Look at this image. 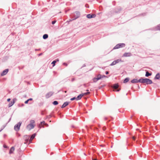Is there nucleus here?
<instances>
[{
    "instance_id": "f257e3e1",
    "label": "nucleus",
    "mask_w": 160,
    "mask_h": 160,
    "mask_svg": "<svg viewBox=\"0 0 160 160\" xmlns=\"http://www.w3.org/2000/svg\"><path fill=\"white\" fill-rule=\"evenodd\" d=\"M36 135V134L35 133L32 134L30 137L29 139V136H24V137L25 138V141L26 142H27L29 141V143H31L32 140L34 138Z\"/></svg>"
},
{
    "instance_id": "f03ea898",
    "label": "nucleus",
    "mask_w": 160,
    "mask_h": 160,
    "mask_svg": "<svg viewBox=\"0 0 160 160\" xmlns=\"http://www.w3.org/2000/svg\"><path fill=\"white\" fill-rule=\"evenodd\" d=\"M141 82V83H146V84H150L152 83V80L149 79L147 78H141V80H140Z\"/></svg>"
},
{
    "instance_id": "7ed1b4c3",
    "label": "nucleus",
    "mask_w": 160,
    "mask_h": 160,
    "mask_svg": "<svg viewBox=\"0 0 160 160\" xmlns=\"http://www.w3.org/2000/svg\"><path fill=\"white\" fill-rule=\"evenodd\" d=\"M35 123V121L33 120H31L30 121V123L28 124L26 127V128L29 131L34 128L35 125L33 124Z\"/></svg>"
},
{
    "instance_id": "20e7f679",
    "label": "nucleus",
    "mask_w": 160,
    "mask_h": 160,
    "mask_svg": "<svg viewBox=\"0 0 160 160\" xmlns=\"http://www.w3.org/2000/svg\"><path fill=\"white\" fill-rule=\"evenodd\" d=\"M112 88L113 89V91L118 92L120 90V88H119V86L118 83H115L112 85Z\"/></svg>"
},
{
    "instance_id": "39448f33",
    "label": "nucleus",
    "mask_w": 160,
    "mask_h": 160,
    "mask_svg": "<svg viewBox=\"0 0 160 160\" xmlns=\"http://www.w3.org/2000/svg\"><path fill=\"white\" fill-rule=\"evenodd\" d=\"M80 15V12L78 11H76L74 12L72 15V20H74L79 17Z\"/></svg>"
},
{
    "instance_id": "423d86ee",
    "label": "nucleus",
    "mask_w": 160,
    "mask_h": 160,
    "mask_svg": "<svg viewBox=\"0 0 160 160\" xmlns=\"http://www.w3.org/2000/svg\"><path fill=\"white\" fill-rule=\"evenodd\" d=\"M21 124L22 122H19L15 125L14 127V129L16 131H18L19 130L20 128L21 125Z\"/></svg>"
},
{
    "instance_id": "0eeeda50",
    "label": "nucleus",
    "mask_w": 160,
    "mask_h": 160,
    "mask_svg": "<svg viewBox=\"0 0 160 160\" xmlns=\"http://www.w3.org/2000/svg\"><path fill=\"white\" fill-rule=\"evenodd\" d=\"M17 100L16 98H14L11 101L8 105V107L10 108L15 103V101Z\"/></svg>"
},
{
    "instance_id": "6e6552de",
    "label": "nucleus",
    "mask_w": 160,
    "mask_h": 160,
    "mask_svg": "<svg viewBox=\"0 0 160 160\" xmlns=\"http://www.w3.org/2000/svg\"><path fill=\"white\" fill-rule=\"evenodd\" d=\"M140 80H141V78L139 80L137 79H134L131 81V82L132 83H137L138 82L141 83V82L140 81Z\"/></svg>"
},
{
    "instance_id": "1a4fd4ad",
    "label": "nucleus",
    "mask_w": 160,
    "mask_h": 160,
    "mask_svg": "<svg viewBox=\"0 0 160 160\" xmlns=\"http://www.w3.org/2000/svg\"><path fill=\"white\" fill-rule=\"evenodd\" d=\"M54 93V92H48L45 96L46 98H50L51 96H52L53 94Z\"/></svg>"
},
{
    "instance_id": "9d476101",
    "label": "nucleus",
    "mask_w": 160,
    "mask_h": 160,
    "mask_svg": "<svg viewBox=\"0 0 160 160\" xmlns=\"http://www.w3.org/2000/svg\"><path fill=\"white\" fill-rule=\"evenodd\" d=\"M9 71V69H6L5 70H4L1 73V76H4L6 75L7 73Z\"/></svg>"
},
{
    "instance_id": "9b49d317",
    "label": "nucleus",
    "mask_w": 160,
    "mask_h": 160,
    "mask_svg": "<svg viewBox=\"0 0 160 160\" xmlns=\"http://www.w3.org/2000/svg\"><path fill=\"white\" fill-rule=\"evenodd\" d=\"M46 125L47 127L48 126V124L45 123V121H43L40 122V123L39 124L38 126V127L39 128H41L42 127V126L43 125Z\"/></svg>"
},
{
    "instance_id": "f8f14e48",
    "label": "nucleus",
    "mask_w": 160,
    "mask_h": 160,
    "mask_svg": "<svg viewBox=\"0 0 160 160\" xmlns=\"http://www.w3.org/2000/svg\"><path fill=\"white\" fill-rule=\"evenodd\" d=\"M96 15L95 14H88L87 15V17L88 18H95Z\"/></svg>"
},
{
    "instance_id": "ddd939ff",
    "label": "nucleus",
    "mask_w": 160,
    "mask_h": 160,
    "mask_svg": "<svg viewBox=\"0 0 160 160\" xmlns=\"http://www.w3.org/2000/svg\"><path fill=\"white\" fill-rule=\"evenodd\" d=\"M152 30L156 31L159 30L160 31V24H159L157 26L153 28L152 29Z\"/></svg>"
},
{
    "instance_id": "4468645a",
    "label": "nucleus",
    "mask_w": 160,
    "mask_h": 160,
    "mask_svg": "<svg viewBox=\"0 0 160 160\" xmlns=\"http://www.w3.org/2000/svg\"><path fill=\"white\" fill-rule=\"evenodd\" d=\"M132 55V54L130 52H125L122 55L123 57H130Z\"/></svg>"
},
{
    "instance_id": "2eb2a0df",
    "label": "nucleus",
    "mask_w": 160,
    "mask_h": 160,
    "mask_svg": "<svg viewBox=\"0 0 160 160\" xmlns=\"http://www.w3.org/2000/svg\"><path fill=\"white\" fill-rule=\"evenodd\" d=\"M69 102H64L63 105L61 107V108H63L67 106L69 104Z\"/></svg>"
},
{
    "instance_id": "dca6fc26",
    "label": "nucleus",
    "mask_w": 160,
    "mask_h": 160,
    "mask_svg": "<svg viewBox=\"0 0 160 160\" xmlns=\"http://www.w3.org/2000/svg\"><path fill=\"white\" fill-rule=\"evenodd\" d=\"M160 78V74L159 73H157L155 76L154 79L155 80L159 79Z\"/></svg>"
},
{
    "instance_id": "f3484780",
    "label": "nucleus",
    "mask_w": 160,
    "mask_h": 160,
    "mask_svg": "<svg viewBox=\"0 0 160 160\" xmlns=\"http://www.w3.org/2000/svg\"><path fill=\"white\" fill-rule=\"evenodd\" d=\"M14 147H12L10 149L9 151V153L10 154L13 153V151L14 150Z\"/></svg>"
},
{
    "instance_id": "a211bd4d",
    "label": "nucleus",
    "mask_w": 160,
    "mask_h": 160,
    "mask_svg": "<svg viewBox=\"0 0 160 160\" xmlns=\"http://www.w3.org/2000/svg\"><path fill=\"white\" fill-rule=\"evenodd\" d=\"M82 97H83V95L81 93L78 95L76 98V100L78 101L81 99Z\"/></svg>"
},
{
    "instance_id": "6ab92c4d",
    "label": "nucleus",
    "mask_w": 160,
    "mask_h": 160,
    "mask_svg": "<svg viewBox=\"0 0 160 160\" xmlns=\"http://www.w3.org/2000/svg\"><path fill=\"white\" fill-rule=\"evenodd\" d=\"M152 73H149L148 71L146 72L145 76L146 77H148L151 76L152 75Z\"/></svg>"
},
{
    "instance_id": "aec40b11",
    "label": "nucleus",
    "mask_w": 160,
    "mask_h": 160,
    "mask_svg": "<svg viewBox=\"0 0 160 160\" xmlns=\"http://www.w3.org/2000/svg\"><path fill=\"white\" fill-rule=\"evenodd\" d=\"M117 9L118 10H116L115 11V12L117 13L119 12L122 10V8L121 7H118L117 8Z\"/></svg>"
},
{
    "instance_id": "412c9836",
    "label": "nucleus",
    "mask_w": 160,
    "mask_h": 160,
    "mask_svg": "<svg viewBox=\"0 0 160 160\" xmlns=\"http://www.w3.org/2000/svg\"><path fill=\"white\" fill-rule=\"evenodd\" d=\"M119 44L120 45L119 46V48L124 47L125 46V44L124 43Z\"/></svg>"
},
{
    "instance_id": "4be33fe9",
    "label": "nucleus",
    "mask_w": 160,
    "mask_h": 160,
    "mask_svg": "<svg viewBox=\"0 0 160 160\" xmlns=\"http://www.w3.org/2000/svg\"><path fill=\"white\" fill-rule=\"evenodd\" d=\"M48 37V35L47 34H44L43 36V38L44 39H47Z\"/></svg>"
},
{
    "instance_id": "5701e85b",
    "label": "nucleus",
    "mask_w": 160,
    "mask_h": 160,
    "mask_svg": "<svg viewBox=\"0 0 160 160\" xmlns=\"http://www.w3.org/2000/svg\"><path fill=\"white\" fill-rule=\"evenodd\" d=\"M32 100H33V99L32 98H30L28 99V100H26V101H25V102H24V103L25 104H28L29 101H32Z\"/></svg>"
},
{
    "instance_id": "b1692460",
    "label": "nucleus",
    "mask_w": 160,
    "mask_h": 160,
    "mask_svg": "<svg viewBox=\"0 0 160 160\" xmlns=\"http://www.w3.org/2000/svg\"><path fill=\"white\" fill-rule=\"evenodd\" d=\"M129 80V78H125L123 82L124 83H126L127 82H128Z\"/></svg>"
},
{
    "instance_id": "393cba45",
    "label": "nucleus",
    "mask_w": 160,
    "mask_h": 160,
    "mask_svg": "<svg viewBox=\"0 0 160 160\" xmlns=\"http://www.w3.org/2000/svg\"><path fill=\"white\" fill-rule=\"evenodd\" d=\"M115 62L116 63V64L118 63L119 62H122V59L121 58L117 59L116 60H115Z\"/></svg>"
},
{
    "instance_id": "a878e982",
    "label": "nucleus",
    "mask_w": 160,
    "mask_h": 160,
    "mask_svg": "<svg viewBox=\"0 0 160 160\" xmlns=\"http://www.w3.org/2000/svg\"><path fill=\"white\" fill-rule=\"evenodd\" d=\"M119 44H118L116 45L113 48V49H115L119 48Z\"/></svg>"
},
{
    "instance_id": "bb28decb",
    "label": "nucleus",
    "mask_w": 160,
    "mask_h": 160,
    "mask_svg": "<svg viewBox=\"0 0 160 160\" xmlns=\"http://www.w3.org/2000/svg\"><path fill=\"white\" fill-rule=\"evenodd\" d=\"M90 93V92H88L85 93H82V94L83 95V96L84 95H88Z\"/></svg>"
},
{
    "instance_id": "cd10ccee",
    "label": "nucleus",
    "mask_w": 160,
    "mask_h": 160,
    "mask_svg": "<svg viewBox=\"0 0 160 160\" xmlns=\"http://www.w3.org/2000/svg\"><path fill=\"white\" fill-rule=\"evenodd\" d=\"M52 103L54 105H56L58 104V102L57 101H54L52 102Z\"/></svg>"
},
{
    "instance_id": "c85d7f7f",
    "label": "nucleus",
    "mask_w": 160,
    "mask_h": 160,
    "mask_svg": "<svg viewBox=\"0 0 160 160\" xmlns=\"http://www.w3.org/2000/svg\"><path fill=\"white\" fill-rule=\"evenodd\" d=\"M93 80L94 82H96L98 80V79L96 77H95L93 79Z\"/></svg>"
},
{
    "instance_id": "c756f323",
    "label": "nucleus",
    "mask_w": 160,
    "mask_h": 160,
    "mask_svg": "<svg viewBox=\"0 0 160 160\" xmlns=\"http://www.w3.org/2000/svg\"><path fill=\"white\" fill-rule=\"evenodd\" d=\"M97 78L99 80L102 78V75L101 74H98Z\"/></svg>"
},
{
    "instance_id": "7c9ffc66",
    "label": "nucleus",
    "mask_w": 160,
    "mask_h": 160,
    "mask_svg": "<svg viewBox=\"0 0 160 160\" xmlns=\"http://www.w3.org/2000/svg\"><path fill=\"white\" fill-rule=\"evenodd\" d=\"M56 63V61H55V60L53 61L51 63V64L52 65V66L54 67L55 65V64Z\"/></svg>"
},
{
    "instance_id": "2f4dec72",
    "label": "nucleus",
    "mask_w": 160,
    "mask_h": 160,
    "mask_svg": "<svg viewBox=\"0 0 160 160\" xmlns=\"http://www.w3.org/2000/svg\"><path fill=\"white\" fill-rule=\"evenodd\" d=\"M115 62V61H113L110 65L111 66L114 65L116 64V63Z\"/></svg>"
},
{
    "instance_id": "473e14b6",
    "label": "nucleus",
    "mask_w": 160,
    "mask_h": 160,
    "mask_svg": "<svg viewBox=\"0 0 160 160\" xmlns=\"http://www.w3.org/2000/svg\"><path fill=\"white\" fill-rule=\"evenodd\" d=\"M6 125H3L1 129L0 130V132L6 127Z\"/></svg>"
},
{
    "instance_id": "72a5a7b5",
    "label": "nucleus",
    "mask_w": 160,
    "mask_h": 160,
    "mask_svg": "<svg viewBox=\"0 0 160 160\" xmlns=\"http://www.w3.org/2000/svg\"><path fill=\"white\" fill-rule=\"evenodd\" d=\"M75 99H76V98L75 97H73L70 99V100L72 101H73Z\"/></svg>"
},
{
    "instance_id": "f704fd0d",
    "label": "nucleus",
    "mask_w": 160,
    "mask_h": 160,
    "mask_svg": "<svg viewBox=\"0 0 160 160\" xmlns=\"http://www.w3.org/2000/svg\"><path fill=\"white\" fill-rule=\"evenodd\" d=\"M56 22V21L54 20L52 21V24H54Z\"/></svg>"
},
{
    "instance_id": "c9c22d12",
    "label": "nucleus",
    "mask_w": 160,
    "mask_h": 160,
    "mask_svg": "<svg viewBox=\"0 0 160 160\" xmlns=\"http://www.w3.org/2000/svg\"><path fill=\"white\" fill-rule=\"evenodd\" d=\"M104 86H105V85H102V86L99 87H98V88H99V89H100L101 88H103Z\"/></svg>"
},
{
    "instance_id": "e433bc0d",
    "label": "nucleus",
    "mask_w": 160,
    "mask_h": 160,
    "mask_svg": "<svg viewBox=\"0 0 160 160\" xmlns=\"http://www.w3.org/2000/svg\"><path fill=\"white\" fill-rule=\"evenodd\" d=\"M3 147L4 148H8V147L5 145H3Z\"/></svg>"
},
{
    "instance_id": "4c0bfd02",
    "label": "nucleus",
    "mask_w": 160,
    "mask_h": 160,
    "mask_svg": "<svg viewBox=\"0 0 160 160\" xmlns=\"http://www.w3.org/2000/svg\"><path fill=\"white\" fill-rule=\"evenodd\" d=\"M18 105L19 107H23L24 106V104L23 103H22L20 106L19 104Z\"/></svg>"
},
{
    "instance_id": "58836bf2",
    "label": "nucleus",
    "mask_w": 160,
    "mask_h": 160,
    "mask_svg": "<svg viewBox=\"0 0 160 160\" xmlns=\"http://www.w3.org/2000/svg\"><path fill=\"white\" fill-rule=\"evenodd\" d=\"M109 73V71H106L105 72V74H108Z\"/></svg>"
},
{
    "instance_id": "ea45409f",
    "label": "nucleus",
    "mask_w": 160,
    "mask_h": 160,
    "mask_svg": "<svg viewBox=\"0 0 160 160\" xmlns=\"http://www.w3.org/2000/svg\"><path fill=\"white\" fill-rule=\"evenodd\" d=\"M43 54V53H40L38 55V56H40L41 55H42Z\"/></svg>"
},
{
    "instance_id": "a19ab883",
    "label": "nucleus",
    "mask_w": 160,
    "mask_h": 160,
    "mask_svg": "<svg viewBox=\"0 0 160 160\" xmlns=\"http://www.w3.org/2000/svg\"><path fill=\"white\" fill-rule=\"evenodd\" d=\"M106 129V128L105 126H104L103 127V130L104 131H105Z\"/></svg>"
},
{
    "instance_id": "79ce46f5",
    "label": "nucleus",
    "mask_w": 160,
    "mask_h": 160,
    "mask_svg": "<svg viewBox=\"0 0 160 160\" xmlns=\"http://www.w3.org/2000/svg\"><path fill=\"white\" fill-rule=\"evenodd\" d=\"M132 138L133 140H135L136 139V138L134 136H133L132 137Z\"/></svg>"
},
{
    "instance_id": "37998d69",
    "label": "nucleus",
    "mask_w": 160,
    "mask_h": 160,
    "mask_svg": "<svg viewBox=\"0 0 160 160\" xmlns=\"http://www.w3.org/2000/svg\"><path fill=\"white\" fill-rule=\"evenodd\" d=\"M63 64L64 65H65L66 66H67L68 65V64L66 63V62L63 63Z\"/></svg>"
},
{
    "instance_id": "c03bdc74",
    "label": "nucleus",
    "mask_w": 160,
    "mask_h": 160,
    "mask_svg": "<svg viewBox=\"0 0 160 160\" xmlns=\"http://www.w3.org/2000/svg\"><path fill=\"white\" fill-rule=\"evenodd\" d=\"M75 80V78H72V79L71 80V81H72V82L74 81Z\"/></svg>"
},
{
    "instance_id": "a18cd8bd",
    "label": "nucleus",
    "mask_w": 160,
    "mask_h": 160,
    "mask_svg": "<svg viewBox=\"0 0 160 160\" xmlns=\"http://www.w3.org/2000/svg\"><path fill=\"white\" fill-rule=\"evenodd\" d=\"M136 86L137 87V88H138V89H139L140 88V87H139V85L136 84Z\"/></svg>"
},
{
    "instance_id": "49530a36",
    "label": "nucleus",
    "mask_w": 160,
    "mask_h": 160,
    "mask_svg": "<svg viewBox=\"0 0 160 160\" xmlns=\"http://www.w3.org/2000/svg\"><path fill=\"white\" fill-rule=\"evenodd\" d=\"M86 66V64H84L83 66L81 67V68H82L83 67Z\"/></svg>"
},
{
    "instance_id": "de8ad7c7",
    "label": "nucleus",
    "mask_w": 160,
    "mask_h": 160,
    "mask_svg": "<svg viewBox=\"0 0 160 160\" xmlns=\"http://www.w3.org/2000/svg\"><path fill=\"white\" fill-rule=\"evenodd\" d=\"M107 77V76H105L104 75H103L102 76V78H103V77Z\"/></svg>"
},
{
    "instance_id": "09e8293b",
    "label": "nucleus",
    "mask_w": 160,
    "mask_h": 160,
    "mask_svg": "<svg viewBox=\"0 0 160 160\" xmlns=\"http://www.w3.org/2000/svg\"><path fill=\"white\" fill-rule=\"evenodd\" d=\"M10 100H11V99L9 98H8L7 99V101L8 102L10 101Z\"/></svg>"
},
{
    "instance_id": "8fccbe9b",
    "label": "nucleus",
    "mask_w": 160,
    "mask_h": 160,
    "mask_svg": "<svg viewBox=\"0 0 160 160\" xmlns=\"http://www.w3.org/2000/svg\"><path fill=\"white\" fill-rule=\"evenodd\" d=\"M55 61H56V62H58L59 61V60L58 59H56L55 60Z\"/></svg>"
},
{
    "instance_id": "3c124183",
    "label": "nucleus",
    "mask_w": 160,
    "mask_h": 160,
    "mask_svg": "<svg viewBox=\"0 0 160 160\" xmlns=\"http://www.w3.org/2000/svg\"><path fill=\"white\" fill-rule=\"evenodd\" d=\"M40 49H40V48H39V49H35V51H39V50H40Z\"/></svg>"
},
{
    "instance_id": "603ef678",
    "label": "nucleus",
    "mask_w": 160,
    "mask_h": 160,
    "mask_svg": "<svg viewBox=\"0 0 160 160\" xmlns=\"http://www.w3.org/2000/svg\"><path fill=\"white\" fill-rule=\"evenodd\" d=\"M52 116L51 115H49V116H48V118H49L50 117H52Z\"/></svg>"
},
{
    "instance_id": "864d4df0",
    "label": "nucleus",
    "mask_w": 160,
    "mask_h": 160,
    "mask_svg": "<svg viewBox=\"0 0 160 160\" xmlns=\"http://www.w3.org/2000/svg\"><path fill=\"white\" fill-rule=\"evenodd\" d=\"M104 119H105V120H108V118L105 117L104 118Z\"/></svg>"
},
{
    "instance_id": "5fc2aeb1",
    "label": "nucleus",
    "mask_w": 160,
    "mask_h": 160,
    "mask_svg": "<svg viewBox=\"0 0 160 160\" xmlns=\"http://www.w3.org/2000/svg\"><path fill=\"white\" fill-rule=\"evenodd\" d=\"M72 19H73V18L72 17V19H70V20H69V22H70V21H72V20H72Z\"/></svg>"
},
{
    "instance_id": "6e6d98bb",
    "label": "nucleus",
    "mask_w": 160,
    "mask_h": 160,
    "mask_svg": "<svg viewBox=\"0 0 160 160\" xmlns=\"http://www.w3.org/2000/svg\"><path fill=\"white\" fill-rule=\"evenodd\" d=\"M86 7H87V8H89V6H88V5H86Z\"/></svg>"
},
{
    "instance_id": "4d7b16f0",
    "label": "nucleus",
    "mask_w": 160,
    "mask_h": 160,
    "mask_svg": "<svg viewBox=\"0 0 160 160\" xmlns=\"http://www.w3.org/2000/svg\"><path fill=\"white\" fill-rule=\"evenodd\" d=\"M6 136V134H4V135H3V137H4V138H5Z\"/></svg>"
},
{
    "instance_id": "13d9d810",
    "label": "nucleus",
    "mask_w": 160,
    "mask_h": 160,
    "mask_svg": "<svg viewBox=\"0 0 160 160\" xmlns=\"http://www.w3.org/2000/svg\"><path fill=\"white\" fill-rule=\"evenodd\" d=\"M44 114V113L42 111V112H41V114L42 115H43Z\"/></svg>"
},
{
    "instance_id": "bf43d9fd",
    "label": "nucleus",
    "mask_w": 160,
    "mask_h": 160,
    "mask_svg": "<svg viewBox=\"0 0 160 160\" xmlns=\"http://www.w3.org/2000/svg\"><path fill=\"white\" fill-rule=\"evenodd\" d=\"M71 127L72 128H74V125H72V126H71Z\"/></svg>"
},
{
    "instance_id": "052dcab7",
    "label": "nucleus",
    "mask_w": 160,
    "mask_h": 160,
    "mask_svg": "<svg viewBox=\"0 0 160 160\" xmlns=\"http://www.w3.org/2000/svg\"><path fill=\"white\" fill-rule=\"evenodd\" d=\"M11 119V118H10L9 119V121H8V122H9L10 121Z\"/></svg>"
},
{
    "instance_id": "680f3d73",
    "label": "nucleus",
    "mask_w": 160,
    "mask_h": 160,
    "mask_svg": "<svg viewBox=\"0 0 160 160\" xmlns=\"http://www.w3.org/2000/svg\"><path fill=\"white\" fill-rule=\"evenodd\" d=\"M86 91H87V92H89V90L87 89V90H86Z\"/></svg>"
},
{
    "instance_id": "e2e57ef3",
    "label": "nucleus",
    "mask_w": 160,
    "mask_h": 160,
    "mask_svg": "<svg viewBox=\"0 0 160 160\" xmlns=\"http://www.w3.org/2000/svg\"><path fill=\"white\" fill-rule=\"evenodd\" d=\"M131 118L132 119V116L131 117Z\"/></svg>"
},
{
    "instance_id": "0e129e2a",
    "label": "nucleus",
    "mask_w": 160,
    "mask_h": 160,
    "mask_svg": "<svg viewBox=\"0 0 160 160\" xmlns=\"http://www.w3.org/2000/svg\"><path fill=\"white\" fill-rule=\"evenodd\" d=\"M113 5H115V3H113V2H112Z\"/></svg>"
},
{
    "instance_id": "69168bd1",
    "label": "nucleus",
    "mask_w": 160,
    "mask_h": 160,
    "mask_svg": "<svg viewBox=\"0 0 160 160\" xmlns=\"http://www.w3.org/2000/svg\"><path fill=\"white\" fill-rule=\"evenodd\" d=\"M92 160H97L96 159H93Z\"/></svg>"
},
{
    "instance_id": "338daca9",
    "label": "nucleus",
    "mask_w": 160,
    "mask_h": 160,
    "mask_svg": "<svg viewBox=\"0 0 160 160\" xmlns=\"http://www.w3.org/2000/svg\"><path fill=\"white\" fill-rule=\"evenodd\" d=\"M143 14H144L145 15V13H144Z\"/></svg>"
},
{
    "instance_id": "774afa93",
    "label": "nucleus",
    "mask_w": 160,
    "mask_h": 160,
    "mask_svg": "<svg viewBox=\"0 0 160 160\" xmlns=\"http://www.w3.org/2000/svg\"><path fill=\"white\" fill-rule=\"evenodd\" d=\"M65 92H67V91H65Z\"/></svg>"
}]
</instances>
